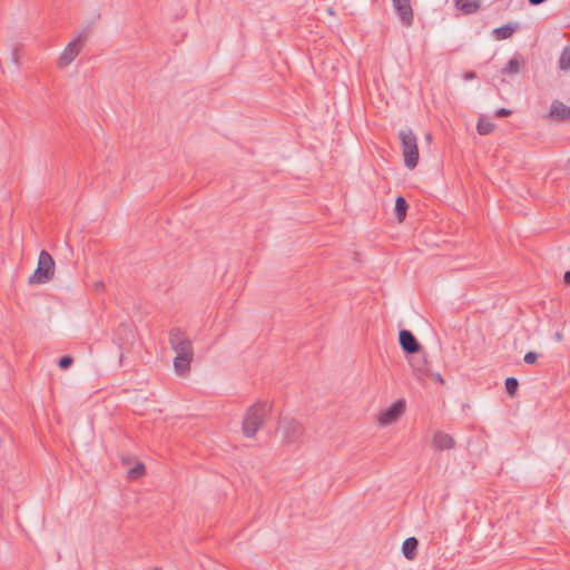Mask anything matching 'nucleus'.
<instances>
[{"mask_svg": "<svg viewBox=\"0 0 570 570\" xmlns=\"http://www.w3.org/2000/svg\"><path fill=\"white\" fill-rule=\"evenodd\" d=\"M269 407L265 403H255L247 411L243 419V434L246 438H253L263 426Z\"/></svg>", "mask_w": 570, "mask_h": 570, "instance_id": "f257e3e1", "label": "nucleus"}, {"mask_svg": "<svg viewBox=\"0 0 570 570\" xmlns=\"http://www.w3.org/2000/svg\"><path fill=\"white\" fill-rule=\"evenodd\" d=\"M55 275V261L47 250H41L38 258L36 271L29 276L30 285L46 284L52 279Z\"/></svg>", "mask_w": 570, "mask_h": 570, "instance_id": "f03ea898", "label": "nucleus"}, {"mask_svg": "<svg viewBox=\"0 0 570 570\" xmlns=\"http://www.w3.org/2000/svg\"><path fill=\"white\" fill-rule=\"evenodd\" d=\"M399 137L402 144L404 165L407 169L412 170L419 163V148L416 137L411 129L400 130Z\"/></svg>", "mask_w": 570, "mask_h": 570, "instance_id": "7ed1b4c3", "label": "nucleus"}, {"mask_svg": "<svg viewBox=\"0 0 570 570\" xmlns=\"http://www.w3.org/2000/svg\"><path fill=\"white\" fill-rule=\"evenodd\" d=\"M279 430L286 444H299L304 440L305 429L292 417H283L279 422Z\"/></svg>", "mask_w": 570, "mask_h": 570, "instance_id": "20e7f679", "label": "nucleus"}, {"mask_svg": "<svg viewBox=\"0 0 570 570\" xmlns=\"http://www.w3.org/2000/svg\"><path fill=\"white\" fill-rule=\"evenodd\" d=\"M169 344L176 354H194L191 341L180 328L169 331Z\"/></svg>", "mask_w": 570, "mask_h": 570, "instance_id": "39448f33", "label": "nucleus"}, {"mask_svg": "<svg viewBox=\"0 0 570 570\" xmlns=\"http://www.w3.org/2000/svg\"><path fill=\"white\" fill-rule=\"evenodd\" d=\"M405 411V401L397 400L392 403L384 412L381 413L379 422L381 425L386 426L396 422Z\"/></svg>", "mask_w": 570, "mask_h": 570, "instance_id": "423d86ee", "label": "nucleus"}, {"mask_svg": "<svg viewBox=\"0 0 570 570\" xmlns=\"http://www.w3.org/2000/svg\"><path fill=\"white\" fill-rule=\"evenodd\" d=\"M392 3L402 26L406 28L411 27L414 21L411 0H392Z\"/></svg>", "mask_w": 570, "mask_h": 570, "instance_id": "0eeeda50", "label": "nucleus"}, {"mask_svg": "<svg viewBox=\"0 0 570 570\" xmlns=\"http://www.w3.org/2000/svg\"><path fill=\"white\" fill-rule=\"evenodd\" d=\"M82 41V35L69 42L58 59V66L65 68L70 65L79 55V43Z\"/></svg>", "mask_w": 570, "mask_h": 570, "instance_id": "6e6552de", "label": "nucleus"}, {"mask_svg": "<svg viewBox=\"0 0 570 570\" xmlns=\"http://www.w3.org/2000/svg\"><path fill=\"white\" fill-rule=\"evenodd\" d=\"M399 343L406 354H415L419 353L422 348L421 344L414 336V334L409 330H401L399 333Z\"/></svg>", "mask_w": 570, "mask_h": 570, "instance_id": "1a4fd4ad", "label": "nucleus"}, {"mask_svg": "<svg viewBox=\"0 0 570 570\" xmlns=\"http://www.w3.org/2000/svg\"><path fill=\"white\" fill-rule=\"evenodd\" d=\"M546 118L557 122L568 121L570 120V107L554 99Z\"/></svg>", "mask_w": 570, "mask_h": 570, "instance_id": "9d476101", "label": "nucleus"}, {"mask_svg": "<svg viewBox=\"0 0 570 570\" xmlns=\"http://www.w3.org/2000/svg\"><path fill=\"white\" fill-rule=\"evenodd\" d=\"M135 331L130 323H121L116 331V341L119 343L120 348H122L125 344L131 345L135 341Z\"/></svg>", "mask_w": 570, "mask_h": 570, "instance_id": "9b49d317", "label": "nucleus"}, {"mask_svg": "<svg viewBox=\"0 0 570 570\" xmlns=\"http://www.w3.org/2000/svg\"><path fill=\"white\" fill-rule=\"evenodd\" d=\"M193 358H194V354H187V355L176 354V357L174 358L175 372L179 376H184L185 374H187L190 370V363H191Z\"/></svg>", "mask_w": 570, "mask_h": 570, "instance_id": "f8f14e48", "label": "nucleus"}, {"mask_svg": "<svg viewBox=\"0 0 570 570\" xmlns=\"http://www.w3.org/2000/svg\"><path fill=\"white\" fill-rule=\"evenodd\" d=\"M432 444L438 450H450L454 448L455 441L451 435L444 432H436L433 436Z\"/></svg>", "mask_w": 570, "mask_h": 570, "instance_id": "ddd939ff", "label": "nucleus"}, {"mask_svg": "<svg viewBox=\"0 0 570 570\" xmlns=\"http://www.w3.org/2000/svg\"><path fill=\"white\" fill-rule=\"evenodd\" d=\"M419 540L410 537L402 544V553L407 560H414L417 556Z\"/></svg>", "mask_w": 570, "mask_h": 570, "instance_id": "4468645a", "label": "nucleus"}, {"mask_svg": "<svg viewBox=\"0 0 570 570\" xmlns=\"http://www.w3.org/2000/svg\"><path fill=\"white\" fill-rule=\"evenodd\" d=\"M455 6L464 14H471L478 11L481 4L479 0H455Z\"/></svg>", "mask_w": 570, "mask_h": 570, "instance_id": "2eb2a0df", "label": "nucleus"}, {"mask_svg": "<svg viewBox=\"0 0 570 570\" xmlns=\"http://www.w3.org/2000/svg\"><path fill=\"white\" fill-rule=\"evenodd\" d=\"M524 63V60L521 56H514L511 58L505 67L502 69V73L504 75H517L520 72L521 65Z\"/></svg>", "mask_w": 570, "mask_h": 570, "instance_id": "dca6fc26", "label": "nucleus"}, {"mask_svg": "<svg viewBox=\"0 0 570 570\" xmlns=\"http://www.w3.org/2000/svg\"><path fill=\"white\" fill-rule=\"evenodd\" d=\"M518 26H512L511 23H507L504 26H501L499 28L494 29V36L498 40H504L510 38L514 31L517 30Z\"/></svg>", "mask_w": 570, "mask_h": 570, "instance_id": "f3484780", "label": "nucleus"}, {"mask_svg": "<svg viewBox=\"0 0 570 570\" xmlns=\"http://www.w3.org/2000/svg\"><path fill=\"white\" fill-rule=\"evenodd\" d=\"M407 208H409V205H407L406 199L402 196H399L395 200L394 209H395L396 218L400 223L404 220V218L406 216Z\"/></svg>", "mask_w": 570, "mask_h": 570, "instance_id": "a211bd4d", "label": "nucleus"}, {"mask_svg": "<svg viewBox=\"0 0 570 570\" xmlns=\"http://www.w3.org/2000/svg\"><path fill=\"white\" fill-rule=\"evenodd\" d=\"M558 66L559 69L562 71H567L570 69V46H566L561 51Z\"/></svg>", "mask_w": 570, "mask_h": 570, "instance_id": "6ab92c4d", "label": "nucleus"}, {"mask_svg": "<svg viewBox=\"0 0 570 570\" xmlns=\"http://www.w3.org/2000/svg\"><path fill=\"white\" fill-rule=\"evenodd\" d=\"M476 130L480 135H489L494 130V125L492 122L481 118L478 121Z\"/></svg>", "mask_w": 570, "mask_h": 570, "instance_id": "aec40b11", "label": "nucleus"}, {"mask_svg": "<svg viewBox=\"0 0 570 570\" xmlns=\"http://www.w3.org/2000/svg\"><path fill=\"white\" fill-rule=\"evenodd\" d=\"M504 385H505V392L510 396H513L519 389V381L515 377H508L504 382Z\"/></svg>", "mask_w": 570, "mask_h": 570, "instance_id": "412c9836", "label": "nucleus"}, {"mask_svg": "<svg viewBox=\"0 0 570 570\" xmlns=\"http://www.w3.org/2000/svg\"><path fill=\"white\" fill-rule=\"evenodd\" d=\"M145 474V465L137 463L134 468L128 471V479L137 480Z\"/></svg>", "mask_w": 570, "mask_h": 570, "instance_id": "4be33fe9", "label": "nucleus"}, {"mask_svg": "<svg viewBox=\"0 0 570 570\" xmlns=\"http://www.w3.org/2000/svg\"><path fill=\"white\" fill-rule=\"evenodd\" d=\"M10 59L12 65L16 67V70H19L20 68V53H19V47L13 46L10 52Z\"/></svg>", "mask_w": 570, "mask_h": 570, "instance_id": "5701e85b", "label": "nucleus"}, {"mask_svg": "<svg viewBox=\"0 0 570 570\" xmlns=\"http://www.w3.org/2000/svg\"><path fill=\"white\" fill-rule=\"evenodd\" d=\"M73 363V358L70 355H65L59 358L58 365L62 370L69 368Z\"/></svg>", "mask_w": 570, "mask_h": 570, "instance_id": "b1692460", "label": "nucleus"}, {"mask_svg": "<svg viewBox=\"0 0 570 570\" xmlns=\"http://www.w3.org/2000/svg\"><path fill=\"white\" fill-rule=\"evenodd\" d=\"M538 360V354L535 352H528L524 357H523V361L527 363V364H533L535 363Z\"/></svg>", "mask_w": 570, "mask_h": 570, "instance_id": "393cba45", "label": "nucleus"}, {"mask_svg": "<svg viewBox=\"0 0 570 570\" xmlns=\"http://www.w3.org/2000/svg\"><path fill=\"white\" fill-rule=\"evenodd\" d=\"M512 114L510 109L507 108H500L495 111L497 117H508Z\"/></svg>", "mask_w": 570, "mask_h": 570, "instance_id": "a878e982", "label": "nucleus"}, {"mask_svg": "<svg viewBox=\"0 0 570 570\" xmlns=\"http://www.w3.org/2000/svg\"><path fill=\"white\" fill-rule=\"evenodd\" d=\"M474 78H476V73L474 71H466L464 73V79L465 80H473Z\"/></svg>", "mask_w": 570, "mask_h": 570, "instance_id": "bb28decb", "label": "nucleus"}, {"mask_svg": "<svg viewBox=\"0 0 570 570\" xmlns=\"http://www.w3.org/2000/svg\"><path fill=\"white\" fill-rule=\"evenodd\" d=\"M563 282L567 285H570V271H567L563 275Z\"/></svg>", "mask_w": 570, "mask_h": 570, "instance_id": "cd10ccee", "label": "nucleus"}, {"mask_svg": "<svg viewBox=\"0 0 570 570\" xmlns=\"http://www.w3.org/2000/svg\"><path fill=\"white\" fill-rule=\"evenodd\" d=\"M531 6H539L544 3L547 0H528Z\"/></svg>", "mask_w": 570, "mask_h": 570, "instance_id": "c85d7f7f", "label": "nucleus"}, {"mask_svg": "<svg viewBox=\"0 0 570 570\" xmlns=\"http://www.w3.org/2000/svg\"><path fill=\"white\" fill-rule=\"evenodd\" d=\"M425 139H426L428 141H431V140H432V135H431V134H426V135H425Z\"/></svg>", "mask_w": 570, "mask_h": 570, "instance_id": "c756f323", "label": "nucleus"}, {"mask_svg": "<svg viewBox=\"0 0 570 570\" xmlns=\"http://www.w3.org/2000/svg\"><path fill=\"white\" fill-rule=\"evenodd\" d=\"M436 380H439L441 383H443V379L440 374H438Z\"/></svg>", "mask_w": 570, "mask_h": 570, "instance_id": "7c9ffc66", "label": "nucleus"}, {"mask_svg": "<svg viewBox=\"0 0 570 570\" xmlns=\"http://www.w3.org/2000/svg\"><path fill=\"white\" fill-rule=\"evenodd\" d=\"M151 570H163V569L159 567H154Z\"/></svg>", "mask_w": 570, "mask_h": 570, "instance_id": "2f4dec72", "label": "nucleus"}, {"mask_svg": "<svg viewBox=\"0 0 570 570\" xmlns=\"http://www.w3.org/2000/svg\"><path fill=\"white\" fill-rule=\"evenodd\" d=\"M556 338L560 340L561 335L559 333H557Z\"/></svg>", "mask_w": 570, "mask_h": 570, "instance_id": "473e14b6", "label": "nucleus"}]
</instances>
